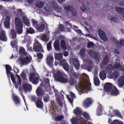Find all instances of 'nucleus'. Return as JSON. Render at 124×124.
I'll return each mask as SVG.
<instances>
[{
    "instance_id": "obj_1",
    "label": "nucleus",
    "mask_w": 124,
    "mask_h": 124,
    "mask_svg": "<svg viewBox=\"0 0 124 124\" xmlns=\"http://www.w3.org/2000/svg\"><path fill=\"white\" fill-rule=\"evenodd\" d=\"M104 90L107 94L114 95L118 94V91L115 86H112V84L109 83L106 84L104 87Z\"/></svg>"
},
{
    "instance_id": "obj_2",
    "label": "nucleus",
    "mask_w": 124,
    "mask_h": 124,
    "mask_svg": "<svg viewBox=\"0 0 124 124\" xmlns=\"http://www.w3.org/2000/svg\"><path fill=\"white\" fill-rule=\"evenodd\" d=\"M54 76L56 80L63 83H66L68 81L67 76L64 73H62L59 71L55 73Z\"/></svg>"
},
{
    "instance_id": "obj_3",
    "label": "nucleus",
    "mask_w": 124,
    "mask_h": 124,
    "mask_svg": "<svg viewBox=\"0 0 124 124\" xmlns=\"http://www.w3.org/2000/svg\"><path fill=\"white\" fill-rule=\"evenodd\" d=\"M15 23L16 32L18 34H21L23 32V24L21 20L18 17L15 18Z\"/></svg>"
},
{
    "instance_id": "obj_4",
    "label": "nucleus",
    "mask_w": 124,
    "mask_h": 124,
    "mask_svg": "<svg viewBox=\"0 0 124 124\" xmlns=\"http://www.w3.org/2000/svg\"><path fill=\"white\" fill-rule=\"evenodd\" d=\"M84 62L85 63L81 65L82 69H86L88 71H91L92 70L93 64L92 61H90L88 59H83Z\"/></svg>"
},
{
    "instance_id": "obj_5",
    "label": "nucleus",
    "mask_w": 124,
    "mask_h": 124,
    "mask_svg": "<svg viewBox=\"0 0 124 124\" xmlns=\"http://www.w3.org/2000/svg\"><path fill=\"white\" fill-rule=\"evenodd\" d=\"M9 34L11 39H14L11 41V45L12 48H15L16 45V43L17 41L16 38V34L15 31L13 29H12L11 30V33Z\"/></svg>"
},
{
    "instance_id": "obj_6",
    "label": "nucleus",
    "mask_w": 124,
    "mask_h": 124,
    "mask_svg": "<svg viewBox=\"0 0 124 124\" xmlns=\"http://www.w3.org/2000/svg\"><path fill=\"white\" fill-rule=\"evenodd\" d=\"M41 45L39 42H35L33 45V50L36 52H43L44 51L42 48Z\"/></svg>"
},
{
    "instance_id": "obj_7",
    "label": "nucleus",
    "mask_w": 124,
    "mask_h": 124,
    "mask_svg": "<svg viewBox=\"0 0 124 124\" xmlns=\"http://www.w3.org/2000/svg\"><path fill=\"white\" fill-rule=\"evenodd\" d=\"M40 86L44 87L46 89V90L51 93V90L50 87L49 80L48 78L45 79L44 82H41Z\"/></svg>"
},
{
    "instance_id": "obj_8",
    "label": "nucleus",
    "mask_w": 124,
    "mask_h": 124,
    "mask_svg": "<svg viewBox=\"0 0 124 124\" xmlns=\"http://www.w3.org/2000/svg\"><path fill=\"white\" fill-rule=\"evenodd\" d=\"M10 77L12 82L14 83H17L18 85H20L22 83V80L19 76L17 74H16V76L17 78L16 79L17 82H16L15 80V78L14 76V75L12 73H11L10 74Z\"/></svg>"
},
{
    "instance_id": "obj_9",
    "label": "nucleus",
    "mask_w": 124,
    "mask_h": 124,
    "mask_svg": "<svg viewBox=\"0 0 124 124\" xmlns=\"http://www.w3.org/2000/svg\"><path fill=\"white\" fill-rule=\"evenodd\" d=\"M59 64L61 66H62L66 71H68L69 70V65L65 59H62L60 61Z\"/></svg>"
},
{
    "instance_id": "obj_10",
    "label": "nucleus",
    "mask_w": 124,
    "mask_h": 124,
    "mask_svg": "<svg viewBox=\"0 0 124 124\" xmlns=\"http://www.w3.org/2000/svg\"><path fill=\"white\" fill-rule=\"evenodd\" d=\"M32 59L31 56H26L25 58H20L21 63L23 65H27L29 63Z\"/></svg>"
},
{
    "instance_id": "obj_11",
    "label": "nucleus",
    "mask_w": 124,
    "mask_h": 124,
    "mask_svg": "<svg viewBox=\"0 0 124 124\" xmlns=\"http://www.w3.org/2000/svg\"><path fill=\"white\" fill-rule=\"evenodd\" d=\"M98 32L101 39L104 41L108 40V38L104 32L101 29H99L98 30Z\"/></svg>"
},
{
    "instance_id": "obj_12",
    "label": "nucleus",
    "mask_w": 124,
    "mask_h": 124,
    "mask_svg": "<svg viewBox=\"0 0 124 124\" xmlns=\"http://www.w3.org/2000/svg\"><path fill=\"white\" fill-rule=\"evenodd\" d=\"M3 28L1 26H0V39L2 40L6 41H7V38L4 31L3 30Z\"/></svg>"
},
{
    "instance_id": "obj_13",
    "label": "nucleus",
    "mask_w": 124,
    "mask_h": 124,
    "mask_svg": "<svg viewBox=\"0 0 124 124\" xmlns=\"http://www.w3.org/2000/svg\"><path fill=\"white\" fill-rule=\"evenodd\" d=\"M39 78L37 77H35V74L34 73H32L31 75L29 78L30 81L32 82L34 84H37L38 82Z\"/></svg>"
},
{
    "instance_id": "obj_14",
    "label": "nucleus",
    "mask_w": 124,
    "mask_h": 124,
    "mask_svg": "<svg viewBox=\"0 0 124 124\" xmlns=\"http://www.w3.org/2000/svg\"><path fill=\"white\" fill-rule=\"evenodd\" d=\"M36 92L37 96H38L37 98H42V97L44 95V93L42 88H41L40 87H39L36 90Z\"/></svg>"
},
{
    "instance_id": "obj_15",
    "label": "nucleus",
    "mask_w": 124,
    "mask_h": 124,
    "mask_svg": "<svg viewBox=\"0 0 124 124\" xmlns=\"http://www.w3.org/2000/svg\"><path fill=\"white\" fill-rule=\"evenodd\" d=\"M72 62L74 67L77 70L80 67L79 61L77 58H73L72 59Z\"/></svg>"
},
{
    "instance_id": "obj_16",
    "label": "nucleus",
    "mask_w": 124,
    "mask_h": 124,
    "mask_svg": "<svg viewBox=\"0 0 124 124\" xmlns=\"http://www.w3.org/2000/svg\"><path fill=\"white\" fill-rule=\"evenodd\" d=\"M83 78L85 80H86L87 81H88L89 78L88 75L86 74H84L83 75ZM91 85V84L90 83H89V81H88V83L87 84L86 86L85 87L87 89L89 90H91V87L90 86Z\"/></svg>"
},
{
    "instance_id": "obj_17",
    "label": "nucleus",
    "mask_w": 124,
    "mask_h": 124,
    "mask_svg": "<svg viewBox=\"0 0 124 124\" xmlns=\"http://www.w3.org/2000/svg\"><path fill=\"white\" fill-rule=\"evenodd\" d=\"M41 98H37V101L35 103L37 107L39 108L42 109L43 107V103Z\"/></svg>"
},
{
    "instance_id": "obj_18",
    "label": "nucleus",
    "mask_w": 124,
    "mask_h": 124,
    "mask_svg": "<svg viewBox=\"0 0 124 124\" xmlns=\"http://www.w3.org/2000/svg\"><path fill=\"white\" fill-rule=\"evenodd\" d=\"M22 86L23 89L26 91H31V86L29 84L25 83L23 84Z\"/></svg>"
},
{
    "instance_id": "obj_19",
    "label": "nucleus",
    "mask_w": 124,
    "mask_h": 124,
    "mask_svg": "<svg viewBox=\"0 0 124 124\" xmlns=\"http://www.w3.org/2000/svg\"><path fill=\"white\" fill-rule=\"evenodd\" d=\"M67 82L69 83L70 85L71 86L76 85L78 84V81L77 80L75 79L72 77H70L68 80Z\"/></svg>"
},
{
    "instance_id": "obj_20",
    "label": "nucleus",
    "mask_w": 124,
    "mask_h": 124,
    "mask_svg": "<svg viewBox=\"0 0 124 124\" xmlns=\"http://www.w3.org/2000/svg\"><path fill=\"white\" fill-rule=\"evenodd\" d=\"M92 104L91 100L89 98H87L85 100L83 105L85 107L87 108L89 107Z\"/></svg>"
},
{
    "instance_id": "obj_21",
    "label": "nucleus",
    "mask_w": 124,
    "mask_h": 124,
    "mask_svg": "<svg viewBox=\"0 0 124 124\" xmlns=\"http://www.w3.org/2000/svg\"><path fill=\"white\" fill-rule=\"evenodd\" d=\"M117 84L118 86L120 87H122L124 84V76H122L119 78L118 79Z\"/></svg>"
},
{
    "instance_id": "obj_22",
    "label": "nucleus",
    "mask_w": 124,
    "mask_h": 124,
    "mask_svg": "<svg viewBox=\"0 0 124 124\" xmlns=\"http://www.w3.org/2000/svg\"><path fill=\"white\" fill-rule=\"evenodd\" d=\"M45 27V24L41 23L36 27V29L39 31H43L44 30Z\"/></svg>"
},
{
    "instance_id": "obj_23",
    "label": "nucleus",
    "mask_w": 124,
    "mask_h": 124,
    "mask_svg": "<svg viewBox=\"0 0 124 124\" xmlns=\"http://www.w3.org/2000/svg\"><path fill=\"white\" fill-rule=\"evenodd\" d=\"M10 17L9 16H7L6 19L4 22L5 26L6 28H9L10 27Z\"/></svg>"
},
{
    "instance_id": "obj_24",
    "label": "nucleus",
    "mask_w": 124,
    "mask_h": 124,
    "mask_svg": "<svg viewBox=\"0 0 124 124\" xmlns=\"http://www.w3.org/2000/svg\"><path fill=\"white\" fill-rule=\"evenodd\" d=\"M60 41L59 40H57L55 41L53 45L55 50L59 51L60 50L59 47Z\"/></svg>"
},
{
    "instance_id": "obj_25",
    "label": "nucleus",
    "mask_w": 124,
    "mask_h": 124,
    "mask_svg": "<svg viewBox=\"0 0 124 124\" xmlns=\"http://www.w3.org/2000/svg\"><path fill=\"white\" fill-rule=\"evenodd\" d=\"M5 68L7 75L9 77L10 74L12 73L10 71L12 70V68L8 64L5 65Z\"/></svg>"
},
{
    "instance_id": "obj_26",
    "label": "nucleus",
    "mask_w": 124,
    "mask_h": 124,
    "mask_svg": "<svg viewBox=\"0 0 124 124\" xmlns=\"http://www.w3.org/2000/svg\"><path fill=\"white\" fill-rule=\"evenodd\" d=\"M107 18L111 21L115 23H117L119 22V21L118 18L115 17H113L112 16L109 15L108 16Z\"/></svg>"
},
{
    "instance_id": "obj_27",
    "label": "nucleus",
    "mask_w": 124,
    "mask_h": 124,
    "mask_svg": "<svg viewBox=\"0 0 124 124\" xmlns=\"http://www.w3.org/2000/svg\"><path fill=\"white\" fill-rule=\"evenodd\" d=\"M73 113L76 115L79 116L81 115L82 110L80 108L77 107L74 110Z\"/></svg>"
},
{
    "instance_id": "obj_28",
    "label": "nucleus",
    "mask_w": 124,
    "mask_h": 124,
    "mask_svg": "<svg viewBox=\"0 0 124 124\" xmlns=\"http://www.w3.org/2000/svg\"><path fill=\"white\" fill-rule=\"evenodd\" d=\"M62 53H59L55 55V60L58 61L62 60Z\"/></svg>"
},
{
    "instance_id": "obj_29",
    "label": "nucleus",
    "mask_w": 124,
    "mask_h": 124,
    "mask_svg": "<svg viewBox=\"0 0 124 124\" xmlns=\"http://www.w3.org/2000/svg\"><path fill=\"white\" fill-rule=\"evenodd\" d=\"M22 20L26 26H29L30 25V23L26 16H23Z\"/></svg>"
},
{
    "instance_id": "obj_30",
    "label": "nucleus",
    "mask_w": 124,
    "mask_h": 124,
    "mask_svg": "<svg viewBox=\"0 0 124 124\" xmlns=\"http://www.w3.org/2000/svg\"><path fill=\"white\" fill-rule=\"evenodd\" d=\"M103 107L102 105L101 104H99L97 108V114L98 115H100L102 113V109Z\"/></svg>"
},
{
    "instance_id": "obj_31",
    "label": "nucleus",
    "mask_w": 124,
    "mask_h": 124,
    "mask_svg": "<svg viewBox=\"0 0 124 124\" xmlns=\"http://www.w3.org/2000/svg\"><path fill=\"white\" fill-rule=\"evenodd\" d=\"M53 4L55 10L58 12H60L62 10V9L57 3L56 2H53Z\"/></svg>"
},
{
    "instance_id": "obj_32",
    "label": "nucleus",
    "mask_w": 124,
    "mask_h": 124,
    "mask_svg": "<svg viewBox=\"0 0 124 124\" xmlns=\"http://www.w3.org/2000/svg\"><path fill=\"white\" fill-rule=\"evenodd\" d=\"M19 54L21 55L24 56H26L27 54L24 48L22 47H21L20 48Z\"/></svg>"
},
{
    "instance_id": "obj_33",
    "label": "nucleus",
    "mask_w": 124,
    "mask_h": 124,
    "mask_svg": "<svg viewBox=\"0 0 124 124\" xmlns=\"http://www.w3.org/2000/svg\"><path fill=\"white\" fill-rule=\"evenodd\" d=\"M106 73L105 71H101L99 74V76L100 78L102 80L104 79L106 77Z\"/></svg>"
},
{
    "instance_id": "obj_34",
    "label": "nucleus",
    "mask_w": 124,
    "mask_h": 124,
    "mask_svg": "<svg viewBox=\"0 0 124 124\" xmlns=\"http://www.w3.org/2000/svg\"><path fill=\"white\" fill-rule=\"evenodd\" d=\"M13 100L15 104L16 105L20 104V101L19 98L16 96H13Z\"/></svg>"
},
{
    "instance_id": "obj_35",
    "label": "nucleus",
    "mask_w": 124,
    "mask_h": 124,
    "mask_svg": "<svg viewBox=\"0 0 124 124\" xmlns=\"http://www.w3.org/2000/svg\"><path fill=\"white\" fill-rule=\"evenodd\" d=\"M60 45L61 47L64 50H66L67 48V45L64 40H61Z\"/></svg>"
},
{
    "instance_id": "obj_36",
    "label": "nucleus",
    "mask_w": 124,
    "mask_h": 124,
    "mask_svg": "<svg viewBox=\"0 0 124 124\" xmlns=\"http://www.w3.org/2000/svg\"><path fill=\"white\" fill-rule=\"evenodd\" d=\"M72 124H82L81 121L80 119L74 118L71 121Z\"/></svg>"
},
{
    "instance_id": "obj_37",
    "label": "nucleus",
    "mask_w": 124,
    "mask_h": 124,
    "mask_svg": "<svg viewBox=\"0 0 124 124\" xmlns=\"http://www.w3.org/2000/svg\"><path fill=\"white\" fill-rule=\"evenodd\" d=\"M99 54L98 53L93 52V59L95 60L96 62H98L100 58Z\"/></svg>"
},
{
    "instance_id": "obj_38",
    "label": "nucleus",
    "mask_w": 124,
    "mask_h": 124,
    "mask_svg": "<svg viewBox=\"0 0 124 124\" xmlns=\"http://www.w3.org/2000/svg\"><path fill=\"white\" fill-rule=\"evenodd\" d=\"M26 31L27 33L30 34H33L35 32L34 30L31 27L26 28Z\"/></svg>"
},
{
    "instance_id": "obj_39",
    "label": "nucleus",
    "mask_w": 124,
    "mask_h": 124,
    "mask_svg": "<svg viewBox=\"0 0 124 124\" xmlns=\"http://www.w3.org/2000/svg\"><path fill=\"white\" fill-rule=\"evenodd\" d=\"M53 57L50 56H48L46 59V62L48 64H50L53 60Z\"/></svg>"
},
{
    "instance_id": "obj_40",
    "label": "nucleus",
    "mask_w": 124,
    "mask_h": 124,
    "mask_svg": "<svg viewBox=\"0 0 124 124\" xmlns=\"http://www.w3.org/2000/svg\"><path fill=\"white\" fill-rule=\"evenodd\" d=\"M64 26L62 24H60L59 26V28H58L57 31L58 32H62L64 31Z\"/></svg>"
},
{
    "instance_id": "obj_41",
    "label": "nucleus",
    "mask_w": 124,
    "mask_h": 124,
    "mask_svg": "<svg viewBox=\"0 0 124 124\" xmlns=\"http://www.w3.org/2000/svg\"><path fill=\"white\" fill-rule=\"evenodd\" d=\"M111 75L112 78H117L118 77V71H115L114 73Z\"/></svg>"
},
{
    "instance_id": "obj_42",
    "label": "nucleus",
    "mask_w": 124,
    "mask_h": 124,
    "mask_svg": "<svg viewBox=\"0 0 124 124\" xmlns=\"http://www.w3.org/2000/svg\"><path fill=\"white\" fill-rule=\"evenodd\" d=\"M44 4L42 1H40L37 2L36 4V7L39 8H42Z\"/></svg>"
},
{
    "instance_id": "obj_43",
    "label": "nucleus",
    "mask_w": 124,
    "mask_h": 124,
    "mask_svg": "<svg viewBox=\"0 0 124 124\" xmlns=\"http://www.w3.org/2000/svg\"><path fill=\"white\" fill-rule=\"evenodd\" d=\"M43 99L45 102H47L49 101L50 97L48 95L45 94L44 96Z\"/></svg>"
},
{
    "instance_id": "obj_44",
    "label": "nucleus",
    "mask_w": 124,
    "mask_h": 124,
    "mask_svg": "<svg viewBox=\"0 0 124 124\" xmlns=\"http://www.w3.org/2000/svg\"><path fill=\"white\" fill-rule=\"evenodd\" d=\"M94 82V85L96 86H97L99 85L100 84V81L97 77H96L95 78Z\"/></svg>"
},
{
    "instance_id": "obj_45",
    "label": "nucleus",
    "mask_w": 124,
    "mask_h": 124,
    "mask_svg": "<svg viewBox=\"0 0 124 124\" xmlns=\"http://www.w3.org/2000/svg\"><path fill=\"white\" fill-rule=\"evenodd\" d=\"M116 10L120 13H122L124 12V9L123 8L118 7L115 8Z\"/></svg>"
},
{
    "instance_id": "obj_46",
    "label": "nucleus",
    "mask_w": 124,
    "mask_h": 124,
    "mask_svg": "<svg viewBox=\"0 0 124 124\" xmlns=\"http://www.w3.org/2000/svg\"><path fill=\"white\" fill-rule=\"evenodd\" d=\"M64 118V117L62 115H59L58 116H56L55 117V121H60Z\"/></svg>"
},
{
    "instance_id": "obj_47",
    "label": "nucleus",
    "mask_w": 124,
    "mask_h": 124,
    "mask_svg": "<svg viewBox=\"0 0 124 124\" xmlns=\"http://www.w3.org/2000/svg\"><path fill=\"white\" fill-rule=\"evenodd\" d=\"M51 45V42L50 41H49L47 44V49L48 51H50L51 49H52Z\"/></svg>"
},
{
    "instance_id": "obj_48",
    "label": "nucleus",
    "mask_w": 124,
    "mask_h": 124,
    "mask_svg": "<svg viewBox=\"0 0 124 124\" xmlns=\"http://www.w3.org/2000/svg\"><path fill=\"white\" fill-rule=\"evenodd\" d=\"M31 100L35 103H36L37 100V97L35 95H33L31 97Z\"/></svg>"
},
{
    "instance_id": "obj_49",
    "label": "nucleus",
    "mask_w": 124,
    "mask_h": 124,
    "mask_svg": "<svg viewBox=\"0 0 124 124\" xmlns=\"http://www.w3.org/2000/svg\"><path fill=\"white\" fill-rule=\"evenodd\" d=\"M115 68H116L118 69H121V66L119 63H116L115 64L114 66Z\"/></svg>"
},
{
    "instance_id": "obj_50",
    "label": "nucleus",
    "mask_w": 124,
    "mask_h": 124,
    "mask_svg": "<svg viewBox=\"0 0 124 124\" xmlns=\"http://www.w3.org/2000/svg\"><path fill=\"white\" fill-rule=\"evenodd\" d=\"M31 21L33 25L36 28V27H37L38 25V22L37 21L33 19H32Z\"/></svg>"
},
{
    "instance_id": "obj_51",
    "label": "nucleus",
    "mask_w": 124,
    "mask_h": 124,
    "mask_svg": "<svg viewBox=\"0 0 124 124\" xmlns=\"http://www.w3.org/2000/svg\"><path fill=\"white\" fill-rule=\"evenodd\" d=\"M65 9L66 10H67L68 11H72V10L73 9V8L72 7L70 6H68L65 7Z\"/></svg>"
},
{
    "instance_id": "obj_52",
    "label": "nucleus",
    "mask_w": 124,
    "mask_h": 124,
    "mask_svg": "<svg viewBox=\"0 0 124 124\" xmlns=\"http://www.w3.org/2000/svg\"><path fill=\"white\" fill-rule=\"evenodd\" d=\"M111 124H123L122 122H120L117 120H114Z\"/></svg>"
},
{
    "instance_id": "obj_53",
    "label": "nucleus",
    "mask_w": 124,
    "mask_h": 124,
    "mask_svg": "<svg viewBox=\"0 0 124 124\" xmlns=\"http://www.w3.org/2000/svg\"><path fill=\"white\" fill-rule=\"evenodd\" d=\"M37 58L39 59H42L43 57V54L41 53H38L37 54Z\"/></svg>"
},
{
    "instance_id": "obj_54",
    "label": "nucleus",
    "mask_w": 124,
    "mask_h": 124,
    "mask_svg": "<svg viewBox=\"0 0 124 124\" xmlns=\"http://www.w3.org/2000/svg\"><path fill=\"white\" fill-rule=\"evenodd\" d=\"M83 115L86 119L88 120L90 119V117L89 115L86 112H84L83 114Z\"/></svg>"
},
{
    "instance_id": "obj_55",
    "label": "nucleus",
    "mask_w": 124,
    "mask_h": 124,
    "mask_svg": "<svg viewBox=\"0 0 124 124\" xmlns=\"http://www.w3.org/2000/svg\"><path fill=\"white\" fill-rule=\"evenodd\" d=\"M67 98L69 101L70 103L72 105L73 104V102L74 99V98L70 97L68 96H67Z\"/></svg>"
},
{
    "instance_id": "obj_56",
    "label": "nucleus",
    "mask_w": 124,
    "mask_h": 124,
    "mask_svg": "<svg viewBox=\"0 0 124 124\" xmlns=\"http://www.w3.org/2000/svg\"><path fill=\"white\" fill-rule=\"evenodd\" d=\"M106 69L107 71H111L112 70V65H108V67H106Z\"/></svg>"
},
{
    "instance_id": "obj_57",
    "label": "nucleus",
    "mask_w": 124,
    "mask_h": 124,
    "mask_svg": "<svg viewBox=\"0 0 124 124\" xmlns=\"http://www.w3.org/2000/svg\"><path fill=\"white\" fill-rule=\"evenodd\" d=\"M115 114L116 116L120 117H121V115L119 112L116 110H114V111Z\"/></svg>"
},
{
    "instance_id": "obj_58",
    "label": "nucleus",
    "mask_w": 124,
    "mask_h": 124,
    "mask_svg": "<svg viewBox=\"0 0 124 124\" xmlns=\"http://www.w3.org/2000/svg\"><path fill=\"white\" fill-rule=\"evenodd\" d=\"M88 53L91 57L93 58V50H89L88 51Z\"/></svg>"
},
{
    "instance_id": "obj_59",
    "label": "nucleus",
    "mask_w": 124,
    "mask_h": 124,
    "mask_svg": "<svg viewBox=\"0 0 124 124\" xmlns=\"http://www.w3.org/2000/svg\"><path fill=\"white\" fill-rule=\"evenodd\" d=\"M80 9L83 12L86 9V5L85 4L83 5L80 7Z\"/></svg>"
},
{
    "instance_id": "obj_60",
    "label": "nucleus",
    "mask_w": 124,
    "mask_h": 124,
    "mask_svg": "<svg viewBox=\"0 0 124 124\" xmlns=\"http://www.w3.org/2000/svg\"><path fill=\"white\" fill-rule=\"evenodd\" d=\"M51 107L53 108V111L54 112H55L56 108V106L54 103H51Z\"/></svg>"
},
{
    "instance_id": "obj_61",
    "label": "nucleus",
    "mask_w": 124,
    "mask_h": 124,
    "mask_svg": "<svg viewBox=\"0 0 124 124\" xmlns=\"http://www.w3.org/2000/svg\"><path fill=\"white\" fill-rule=\"evenodd\" d=\"M112 40L114 43L116 44L119 43V41L116 39L114 37H112L111 38Z\"/></svg>"
},
{
    "instance_id": "obj_62",
    "label": "nucleus",
    "mask_w": 124,
    "mask_h": 124,
    "mask_svg": "<svg viewBox=\"0 0 124 124\" xmlns=\"http://www.w3.org/2000/svg\"><path fill=\"white\" fill-rule=\"evenodd\" d=\"M85 53V50L84 49H82L81 50L79 54L82 56H83L84 55V54Z\"/></svg>"
},
{
    "instance_id": "obj_63",
    "label": "nucleus",
    "mask_w": 124,
    "mask_h": 124,
    "mask_svg": "<svg viewBox=\"0 0 124 124\" xmlns=\"http://www.w3.org/2000/svg\"><path fill=\"white\" fill-rule=\"evenodd\" d=\"M87 47L88 48L93 47V42H89L88 43Z\"/></svg>"
},
{
    "instance_id": "obj_64",
    "label": "nucleus",
    "mask_w": 124,
    "mask_h": 124,
    "mask_svg": "<svg viewBox=\"0 0 124 124\" xmlns=\"http://www.w3.org/2000/svg\"><path fill=\"white\" fill-rule=\"evenodd\" d=\"M119 45L122 46H124V39H121L119 41Z\"/></svg>"
}]
</instances>
